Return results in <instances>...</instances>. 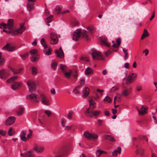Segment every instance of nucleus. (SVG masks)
Masks as SVG:
<instances>
[{
	"label": "nucleus",
	"instance_id": "72a5a7b5",
	"mask_svg": "<svg viewBox=\"0 0 157 157\" xmlns=\"http://www.w3.org/2000/svg\"><path fill=\"white\" fill-rule=\"evenodd\" d=\"M53 17V15H51L46 19V21L47 22V23L48 25V26L49 25V23L52 21V18Z\"/></svg>",
	"mask_w": 157,
	"mask_h": 157
},
{
	"label": "nucleus",
	"instance_id": "052dcab7",
	"mask_svg": "<svg viewBox=\"0 0 157 157\" xmlns=\"http://www.w3.org/2000/svg\"><path fill=\"white\" fill-rule=\"evenodd\" d=\"M87 30L90 33H92L93 32L94 29L90 27H88L87 28Z\"/></svg>",
	"mask_w": 157,
	"mask_h": 157
},
{
	"label": "nucleus",
	"instance_id": "39448f33",
	"mask_svg": "<svg viewBox=\"0 0 157 157\" xmlns=\"http://www.w3.org/2000/svg\"><path fill=\"white\" fill-rule=\"evenodd\" d=\"M37 94L33 93L27 96V98L30 100L34 103H37L39 102L40 99Z\"/></svg>",
	"mask_w": 157,
	"mask_h": 157
},
{
	"label": "nucleus",
	"instance_id": "c85d7f7f",
	"mask_svg": "<svg viewBox=\"0 0 157 157\" xmlns=\"http://www.w3.org/2000/svg\"><path fill=\"white\" fill-rule=\"evenodd\" d=\"M149 35L148 33L147 30L145 29L144 30V32L142 34L141 37V40H143L144 38L148 36Z\"/></svg>",
	"mask_w": 157,
	"mask_h": 157
},
{
	"label": "nucleus",
	"instance_id": "ea45409f",
	"mask_svg": "<svg viewBox=\"0 0 157 157\" xmlns=\"http://www.w3.org/2000/svg\"><path fill=\"white\" fill-rule=\"evenodd\" d=\"M24 113V109L23 108H20L17 113L18 115H21Z\"/></svg>",
	"mask_w": 157,
	"mask_h": 157
},
{
	"label": "nucleus",
	"instance_id": "7c9ffc66",
	"mask_svg": "<svg viewBox=\"0 0 157 157\" xmlns=\"http://www.w3.org/2000/svg\"><path fill=\"white\" fill-rule=\"evenodd\" d=\"M40 42L41 44L44 46L45 49H46L48 48L47 45L46 44V42L44 39L42 38L40 40Z\"/></svg>",
	"mask_w": 157,
	"mask_h": 157
},
{
	"label": "nucleus",
	"instance_id": "393cba45",
	"mask_svg": "<svg viewBox=\"0 0 157 157\" xmlns=\"http://www.w3.org/2000/svg\"><path fill=\"white\" fill-rule=\"evenodd\" d=\"M93 71L92 69L90 67H88L85 71V74L86 75H89L92 74Z\"/></svg>",
	"mask_w": 157,
	"mask_h": 157
},
{
	"label": "nucleus",
	"instance_id": "e2e57ef3",
	"mask_svg": "<svg viewBox=\"0 0 157 157\" xmlns=\"http://www.w3.org/2000/svg\"><path fill=\"white\" fill-rule=\"evenodd\" d=\"M72 127V126H66L65 129L67 130H71Z\"/></svg>",
	"mask_w": 157,
	"mask_h": 157
},
{
	"label": "nucleus",
	"instance_id": "774afa93",
	"mask_svg": "<svg viewBox=\"0 0 157 157\" xmlns=\"http://www.w3.org/2000/svg\"><path fill=\"white\" fill-rule=\"evenodd\" d=\"M110 53V51L109 50H108L106 52H105V55L106 56H108Z\"/></svg>",
	"mask_w": 157,
	"mask_h": 157
},
{
	"label": "nucleus",
	"instance_id": "0eeeda50",
	"mask_svg": "<svg viewBox=\"0 0 157 157\" xmlns=\"http://www.w3.org/2000/svg\"><path fill=\"white\" fill-rule=\"evenodd\" d=\"M92 56L94 60H101L104 59L101 53L96 50L93 51Z\"/></svg>",
	"mask_w": 157,
	"mask_h": 157
},
{
	"label": "nucleus",
	"instance_id": "9b49d317",
	"mask_svg": "<svg viewBox=\"0 0 157 157\" xmlns=\"http://www.w3.org/2000/svg\"><path fill=\"white\" fill-rule=\"evenodd\" d=\"M27 83L29 87V91L30 92H33L35 90L36 86L34 82L29 80L28 81Z\"/></svg>",
	"mask_w": 157,
	"mask_h": 157
},
{
	"label": "nucleus",
	"instance_id": "9d476101",
	"mask_svg": "<svg viewBox=\"0 0 157 157\" xmlns=\"http://www.w3.org/2000/svg\"><path fill=\"white\" fill-rule=\"evenodd\" d=\"M39 98H40L42 104L46 105L50 104V102L47 96L42 94H39Z\"/></svg>",
	"mask_w": 157,
	"mask_h": 157
},
{
	"label": "nucleus",
	"instance_id": "58836bf2",
	"mask_svg": "<svg viewBox=\"0 0 157 157\" xmlns=\"http://www.w3.org/2000/svg\"><path fill=\"white\" fill-rule=\"evenodd\" d=\"M73 76L74 78H76L78 76V71L76 69H73Z\"/></svg>",
	"mask_w": 157,
	"mask_h": 157
},
{
	"label": "nucleus",
	"instance_id": "f257e3e1",
	"mask_svg": "<svg viewBox=\"0 0 157 157\" xmlns=\"http://www.w3.org/2000/svg\"><path fill=\"white\" fill-rule=\"evenodd\" d=\"M82 36V38H88V35L86 30H84L82 32L80 29H78L76 30L73 34L72 36V39L75 41L77 40L80 37V36Z\"/></svg>",
	"mask_w": 157,
	"mask_h": 157
},
{
	"label": "nucleus",
	"instance_id": "1a4fd4ad",
	"mask_svg": "<svg viewBox=\"0 0 157 157\" xmlns=\"http://www.w3.org/2000/svg\"><path fill=\"white\" fill-rule=\"evenodd\" d=\"M51 39L50 44H55L58 41L57 35L55 33H52L50 34Z\"/></svg>",
	"mask_w": 157,
	"mask_h": 157
},
{
	"label": "nucleus",
	"instance_id": "b1692460",
	"mask_svg": "<svg viewBox=\"0 0 157 157\" xmlns=\"http://www.w3.org/2000/svg\"><path fill=\"white\" fill-rule=\"evenodd\" d=\"M13 20L12 19H9L8 21L7 27L8 29H10L13 27Z\"/></svg>",
	"mask_w": 157,
	"mask_h": 157
},
{
	"label": "nucleus",
	"instance_id": "aec40b11",
	"mask_svg": "<svg viewBox=\"0 0 157 157\" xmlns=\"http://www.w3.org/2000/svg\"><path fill=\"white\" fill-rule=\"evenodd\" d=\"M90 103V107L89 108H90V110H93L95 109L96 107L95 106L96 103L92 99H91L88 101Z\"/></svg>",
	"mask_w": 157,
	"mask_h": 157
},
{
	"label": "nucleus",
	"instance_id": "f8f14e48",
	"mask_svg": "<svg viewBox=\"0 0 157 157\" xmlns=\"http://www.w3.org/2000/svg\"><path fill=\"white\" fill-rule=\"evenodd\" d=\"M15 118L13 116L9 117L5 122V124L6 125H10L12 124L15 122Z\"/></svg>",
	"mask_w": 157,
	"mask_h": 157
},
{
	"label": "nucleus",
	"instance_id": "4468645a",
	"mask_svg": "<svg viewBox=\"0 0 157 157\" xmlns=\"http://www.w3.org/2000/svg\"><path fill=\"white\" fill-rule=\"evenodd\" d=\"M2 49L9 51L12 52L15 50V48L11 46L10 44L7 43L3 48Z\"/></svg>",
	"mask_w": 157,
	"mask_h": 157
},
{
	"label": "nucleus",
	"instance_id": "3c124183",
	"mask_svg": "<svg viewBox=\"0 0 157 157\" xmlns=\"http://www.w3.org/2000/svg\"><path fill=\"white\" fill-rule=\"evenodd\" d=\"M6 133V131L4 130H0V135L2 136H5Z\"/></svg>",
	"mask_w": 157,
	"mask_h": 157
},
{
	"label": "nucleus",
	"instance_id": "6e6d98bb",
	"mask_svg": "<svg viewBox=\"0 0 157 157\" xmlns=\"http://www.w3.org/2000/svg\"><path fill=\"white\" fill-rule=\"evenodd\" d=\"M121 39L120 38H118L117 40V47H119V45L121 44Z\"/></svg>",
	"mask_w": 157,
	"mask_h": 157
},
{
	"label": "nucleus",
	"instance_id": "bf43d9fd",
	"mask_svg": "<svg viewBox=\"0 0 157 157\" xmlns=\"http://www.w3.org/2000/svg\"><path fill=\"white\" fill-rule=\"evenodd\" d=\"M20 137L21 140L23 141H26L28 139L25 136H22Z\"/></svg>",
	"mask_w": 157,
	"mask_h": 157
},
{
	"label": "nucleus",
	"instance_id": "cd10ccee",
	"mask_svg": "<svg viewBox=\"0 0 157 157\" xmlns=\"http://www.w3.org/2000/svg\"><path fill=\"white\" fill-rule=\"evenodd\" d=\"M34 5L33 3L31 2H28L27 6V8L28 10L30 11L32 10L33 8V6Z\"/></svg>",
	"mask_w": 157,
	"mask_h": 157
},
{
	"label": "nucleus",
	"instance_id": "f3484780",
	"mask_svg": "<svg viewBox=\"0 0 157 157\" xmlns=\"http://www.w3.org/2000/svg\"><path fill=\"white\" fill-rule=\"evenodd\" d=\"M9 75V74L6 73L4 70L2 69L0 70V78L5 79Z\"/></svg>",
	"mask_w": 157,
	"mask_h": 157
},
{
	"label": "nucleus",
	"instance_id": "8fccbe9b",
	"mask_svg": "<svg viewBox=\"0 0 157 157\" xmlns=\"http://www.w3.org/2000/svg\"><path fill=\"white\" fill-rule=\"evenodd\" d=\"M56 10L58 11L57 13L58 14L59 13L61 10L60 6H57L56 8Z\"/></svg>",
	"mask_w": 157,
	"mask_h": 157
},
{
	"label": "nucleus",
	"instance_id": "e433bc0d",
	"mask_svg": "<svg viewBox=\"0 0 157 157\" xmlns=\"http://www.w3.org/2000/svg\"><path fill=\"white\" fill-rule=\"evenodd\" d=\"M123 51L125 54V56L124 58L125 59H126L128 58V53L127 52V50L125 49L124 48H122Z\"/></svg>",
	"mask_w": 157,
	"mask_h": 157
},
{
	"label": "nucleus",
	"instance_id": "4be33fe9",
	"mask_svg": "<svg viewBox=\"0 0 157 157\" xmlns=\"http://www.w3.org/2000/svg\"><path fill=\"white\" fill-rule=\"evenodd\" d=\"M101 44L102 45H105L106 47H109V44L108 42L107 39L106 38H103L101 40Z\"/></svg>",
	"mask_w": 157,
	"mask_h": 157
},
{
	"label": "nucleus",
	"instance_id": "6e6552de",
	"mask_svg": "<svg viewBox=\"0 0 157 157\" xmlns=\"http://www.w3.org/2000/svg\"><path fill=\"white\" fill-rule=\"evenodd\" d=\"M136 78V75L134 73H132L129 74L126 81L127 85H129L133 82Z\"/></svg>",
	"mask_w": 157,
	"mask_h": 157
},
{
	"label": "nucleus",
	"instance_id": "bb28decb",
	"mask_svg": "<svg viewBox=\"0 0 157 157\" xmlns=\"http://www.w3.org/2000/svg\"><path fill=\"white\" fill-rule=\"evenodd\" d=\"M81 85L76 86L73 90V92L75 94H77L79 93V90L81 87Z\"/></svg>",
	"mask_w": 157,
	"mask_h": 157
},
{
	"label": "nucleus",
	"instance_id": "4d7b16f0",
	"mask_svg": "<svg viewBox=\"0 0 157 157\" xmlns=\"http://www.w3.org/2000/svg\"><path fill=\"white\" fill-rule=\"evenodd\" d=\"M149 51L147 49H145L143 51V53H145V56H147L148 54Z\"/></svg>",
	"mask_w": 157,
	"mask_h": 157
},
{
	"label": "nucleus",
	"instance_id": "f03ea898",
	"mask_svg": "<svg viewBox=\"0 0 157 157\" xmlns=\"http://www.w3.org/2000/svg\"><path fill=\"white\" fill-rule=\"evenodd\" d=\"M17 78L18 76L15 75L7 80V82L8 83H10L12 82H14L13 84H12L11 86L12 89L13 90H15L19 88L21 85V83L19 82H14V80L17 79Z\"/></svg>",
	"mask_w": 157,
	"mask_h": 157
},
{
	"label": "nucleus",
	"instance_id": "412c9836",
	"mask_svg": "<svg viewBox=\"0 0 157 157\" xmlns=\"http://www.w3.org/2000/svg\"><path fill=\"white\" fill-rule=\"evenodd\" d=\"M67 71H66L63 73L65 77L67 79H69L71 76V74L72 73V71L71 69H69Z\"/></svg>",
	"mask_w": 157,
	"mask_h": 157
},
{
	"label": "nucleus",
	"instance_id": "a211bd4d",
	"mask_svg": "<svg viewBox=\"0 0 157 157\" xmlns=\"http://www.w3.org/2000/svg\"><path fill=\"white\" fill-rule=\"evenodd\" d=\"M90 89L87 87H85L83 89L82 96L83 97H86L89 94Z\"/></svg>",
	"mask_w": 157,
	"mask_h": 157
},
{
	"label": "nucleus",
	"instance_id": "473e14b6",
	"mask_svg": "<svg viewBox=\"0 0 157 157\" xmlns=\"http://www.w3.org/2000/svg\"><path fill=\"white\" fill-rule=\"evenodd\" d=\"M31 151H29L24 155V157H33V155L32 154Z\"/></svg>",
	"mask_w": 157,
	"mask_h": 157
},
{
	"label": "nucleus",
	"instance_id": "a18cd8bd",
	"mask_svg": "<svg viewBox=\"0 0 157 157\" xmlns=\"http://www.w3.org/2000/svg\"><path fill=\"white\" fill-rule=\"evenodd\" d=\"M45 114L48 117H50L52 115L51 112L49 110H46L44 111Z\"/></svg>",
	"mask_w": 157,
	"mask_h": 157
},
{
	"label": "nucleus",
	"instance_id": "4c0bfd02",
	"mask_svg": "<svg viewBox=\"0 0 157 157\" xmlns=\"http://www.w3.org/2000/svg\"><path fill=\"white\" fill-rule=\"evenodd\" d=\"M29 55V52H27L24 54H21L20 55V56L23 59H25Z\"/></svg>",
	"mask_w": 157,
	"mask_h": 157
},
{
	"label": "nucleus",
	"instance_id": "ddd939ff",
	"mask_svg": "<svg viewBox=\"0 0 157 157\" xmlns=\"http://www.w3.org/2000/svg\"><path fill=\"white\" fill-rule=\"evenodd\" d=\"M148 109V108L146 106L143 105L140 109V110L137 109V110L139 114L140 115H143L145 113H147V111Z\"/></svg>",
	"mask_w": 157,
	"mask_h": 157
},
{
	"label": "nucleus",
	"instance_id": "864d4df0",
	"mask_svg": "<svg viewBox=\"0 0 157 157\" xmlns=\"http://www.w3.org/2000/svg\"><path fill=\"white\" fill-rule=\"evenodd\" d=\"M1 26H2L4 27V29L6 28L7 27V25L5 23H2L0 24V28H1Z\"/></svg>",
	"mask_w": 157,
	"mask_h": 157
},
{
	"label": "nucleus",
	"instance_id": "680f3d73",
	"mask_svg": "<svg viewBox=\"0 0 157 157\" xmlns=\"http://www.w3.org/2000/svg\"><path fill=\"white\" fill-rule=\"evenodd\" d=\"M51 93L53 95H54L56 94V91L54 88H52L51 90Z\"/></svg>",
	"mask_w": 157,
	"mask_h": 157
},
{
	"label": "nucleus",
	"instance_id": "0e129e2a",
	"mask_svg": "<svg viewBox=\"0 0 157 157\" xmlns=\"http://www.w3.org/2000/svg\"><path fill=\"white\" fill-rule=\"evenodd\" d=\"M31 60L33 62H35L36 61V59L35 57H32L30 58Z\"/></svg>",
	"mask_w": 157,
	"mask_h": 157
},
{
	"label": "nucleus",
	"instance_id": "423d86ee",
	"mask_svg": "<svg viewBox=\"0 0 157 157\" xmlns=\"http://www.w3.org/2000/svg\"><path fill=\"white\" fill-rule=\"evenodd\" d=\"M84 136L87 139L95 140L98 138V136L94 133H90L89 132L86 131L84 133Z\"/></svg>",
	"mask_w": 157,
	"mask_h": 157
},
{
	"label": "nucleus",
	"instance_id": "6ab92c4d",
	"mask_svg": "<svg viewBox=\"0 0 157 157\" xmlns=\"http://www.w3.org/2000/svg\"><path fill=\"white\" fill-rule=\"evenodd\" d=\"M33 149L37 152L41 153L44 151V148L43 147L36 145L34 147Z\"/></svg>",
	"mask_w": 157,
	"mask_h": 157
},
{
	"label": "nucleus",
	"instance_id": "49530a36",
	"mask_svg": "<svg viewBox=\"0 0 157 157\" xmlns=\"http://www.w3.org/2000/svg\"><path fill=\"white\" fill-rule=\"evenodd\" d=\"M32 72L33 75L36 74L37 73V68L35 67H33L32 69Z\"/></svg>",
	"mask_w": 157,
	"mask_h": 157
},
{
	"label": "nucleus",
	"instance_id": "69168bd1",
	"mask_svg": "<svg viewBox=\"0 0 157 157\" xmlns=\"http://www.w3.org/2000/svg\"><path fill=\"white\" fill-rule=\"evenodd\" d=\"M136 89L137 90L138 92H140L142 90V87L141 86H138L137 87Z\"/></svg>",
	"mask_w": 157,
	"mask_h": 157
},
{
	"label": "nucleus",
	"instance_id": "37998d69",
	"mask_svg": "<svg viewBox=\"0 0 157 157\" xmlns=\"http://www.w3.org/2000/svg\"><path fill=\"white\" fill-rule=\"evenodd\" d=\"M37 50L36 49H32L30 51V54L31 55H34L37 53Z\"/></svg>",
	"mask_w": 157,
	"mask_h": 157
},
{
	"label": "nucleus",
	"instance_id": "2eb2a0df",
	"mask_svg": "<svg viewBox=\"0 0 157 157\" xmlns=\"http://www.w3.org/2000/svg\"><path fill=\"white\" fill-rule=\"evenodd\" d=\"M60 51L58 49H56L55 50V52L58 57L60 58H63L64 57V53L61 47L59 48Z\"/></svg>",
	"mask_w": 157,
	"mask_h": 157
},
{
	"label": "nucleus",
	"instance_id": "c03bdc74",
	"mask_svg": "<svg viewBox=\"0 0 157 157\" xmlns=\"http://www.w3.org/2000/svg\"><path fill=\"white\" fill-rule=\"evenodd\" d=\"M73 114L74 112H73L70 111L69 112L68 115V118L69 119H71Z\"/></svg>",
	"mask_w": 157,
	"mask_h": 157
},
{
	"label": "nucleus",
	"instance_id": "20e7f679",
	"mask_svg": "<svg viewBox=\"0 0 157 157\" xmlns=\"http://www.w3.org/2000/svg\"><path fill=\"white\" fill-rule=\"evenodd\" d=\"M25 29L24 28L23 25H20L19 28L17 30L8 31L4 29L3 31L4 32L8 34H10L11 33H12L13 35H16L18 34H21L24 31Z\"/></svg>",
	"mask_w": 157,
	"mask_h": 157
},
{
	"label": "nucleus",
	"instance_id": "c756f323",
	"mask_svg": "<svg viewBox=\"0 0 157 157\" xmlns=\"http://www.w3.org/2000/svg\"><path fill=\"white\" fill-rule=\"evenodd\" d=\"M43 51L45 55L48 56L51 54L52 49L50 48H49L47 50L44 49L43 50Z\"/></svg>",
	"mask_w": 157,
	"mask_h": 157
},
{
	"label": "nucleus",
	"instance_id": "7ed1b4c3",
	"mask_svg": "<svg viewBox=\"0 0 157 157\" xmlns=\"http://www.w3.org/2000/svg\"><path fill=\"white\" fill-rule=\"evenodd\" d=\"M101 113V111L99 110H90V108L87 109L85 112V114L86 116L88 117H90L92 116L94 117L98 116Z\"/></svg>",
	"mask_w": 157,
	"mask_h": 157
},
{
	"label": "nucleus",
	"instance_id": "338daca9",
	"mask_svg": "<svg viewBox=\"0 0 157 157\" xmlns=\"http://www.w3.org/2000/svg\"><path fill=\"white\" fill-rule=\"evenodd\" d=\"M129 64L128 63H125L124 65V67L127 68V69H129Z\"/></svg>",
	"mask_w": 157,
	"mask_h": 157
},
{
	"label": "nucleus",
	"instance_id": "dca6fc26",
	"mask_svg": "<svg viewBox=\"0 0 157 157\" xmlns=\"http://www.w3.org/2000/svg\"><path fill=\"white\" fill-rule=\"evenodd\" d=\"M132 88L130 87L128 89H126L124 90L121 93V95L126 96L128 95L132 91Z\"/></svg>",
	"mask_w": 157,
	"mask_h": 157
},
{
	"label": "nucleus",
	"instance_id": "13d9d810",
	"mask_svg": "<svg viewBox=\"0 0 157 157\" xmlns=\"http://www.w3.org/2000/svg\"><path fill=\"white\" fill-rule=\"evenodd\" d=\"M66 123V121L64 119H63L61 121V125L62 127H64L65 126V124Z\"/></svg>",
	"mask_w": 157,
	"mask_h": 157
},
{
	"label": "nucleus",
	"instance_id": "c9c22d12",
	"mask_svg": "<svg viewBox=\"0 0 157 157\" xmlns=\"http://www.w3.org/2000/svg\"><path fill=\"white\" fill-rule=\"evenodd\" d=\"M112 101V99L108 96H106L104 99V101L106 102L107 103H110Z\"/></svg>",
	"mask_w": 157,
	"mask_h": 157
},
{
	"label": "nucleus",
	"instance_id": "f704fd0d",
	"mask_svg": "<svg viewBox=\"0 0 157 157\" xmlns=\"http://www.w3.org/2000/svg\"><path fill=\"white\" fill-rule=\"evenodd\" d=\"M2 53L0 52V65L3 64L5 62V59L3 58H2Z\"/></svg>",
	"mask_w": 157,
	"mask_h": 157
},
{
	"label": "nucleus",
	"instance_id": "a878e982",
	"mask_svg": "<svg viewBox=\"0 0 157 157\" xmlns=\"http://www.w3.org/2000/svg\"><path fill=\"white\" fill-rule=\"evenodd\" d=\"M60 68L63 73L66 71H67L69 70L67 66L62 64L60 65Z\"/></svg>",
	"mask_w": 157,
	"mask_h": 157
},
{
	"label": "nucleus",
	"instance_id": "2f4dec72",
	"mask_svg": "<svg viewBox=\"0 0 157 157\" xmlns=\"http://www.w3.org/2000/svg\"><path fill=\"white\" fill-rule=\"evenodd\" d=\"M104 138L106 139L109 140H110L112 141H115V140L113 137L112 136H111L107 135H105Z\"/></svg>",
	"mask_w": 157,
	"mask_h": 157
},
{
	"label": "nucleus",
	"instance_id": "de8ad7c7",
	"mask_svg": "<svg viewBox=\"0 0 157 157\" xmlns=\"http://www.w3.org/2000/svg\"><path fill=\"white\" fill-rule=\"evenodd\" d=\"M72 25L73 26H75L78 25V22L76 20H74L72 22Z\"/></svg>",
	"mask_w": 157,
	"mask_h": 157
},
{
	"label": "nucleus",
	"instance_id": "09e8293b",
	"mask_svg": "<svg viewBox=\"0 0 157 157\" xmlns=\"http://www.w3.org/2000/svg\"><path fill=\"white\" fill-rule=\"evenodd\" d=\"M118 88L116 86H114L112 87L110 90L111 92H114L117 90Z\"/></svg>",
	"mask_w": 157,
	"mask_h": 157
},
{
	"label": "nucleus",
	"instance_id": "79ce46f5",
	"mask_svg": "<svg viewBox=\"0 0 157 157\" xmlns=\"http://www.w3.org/2000/svg\"><path fill=\"white\" fill-rule=\"evenodd\" d=\"M57 63L56 62H53L51 65V67L52 69H55L56 67Z\"/></svg>",
	"mask_w": 157,
	"mask_h": 157
},
{
	"label": "nucleus",
	"instance_id": "603ef678",
	"mask_svg": "<svg viewBox=\"0 0 157 157\" xmlns=\"http://www.w3.org/2000/svg\"><path fill=\"white\" fill-rule=\"evenodd\" d=\"M97 121H98L97 123V124H98V125L99 126L101 125L102 124V123L103 121L101 119H98Z\"/></svg>",
	"mask_w": 157,
	"mask_h": 157
},
{
	"label": "nucleus",
	"instance_id": "a19ab883",
	"mask_svg": "<svg viewBox=\"0 0 157 157\" xmlns=\"http://www.w3.org/2000/svg\"><path fill=\"white\" fill-rule=\"evenodd\" d=\"M14 131L12 128H10L8 132V134L9 136H11L14 134Z\"/></svg>",
	"mask_w": 157,
	"mask_h": 157
},
{
	"label": "nucleus",
	"instance_id": "5fc2aeb1",
	"mask_svg": "<svg viewBox=\"0 0 157 157\" xmlns=\"http://www.w3.org/2000/svg\"><path fill=\"white\" fill-rule=\"evenodd\" d=\"M117 45L116 44H113V45H112V47L113 48H117L116 49H113V50L114 51V52H116L117 51V50H118V49H117V48L119 47H117Z\"/></svg>",
	"mask_w": 157,
	"mask_h": 157
},
{
	"label": "nucleus",
	"instance_id": "5701e85b",
	"mask_svg": "<svg viewBox=\"0 0 157 157\" xmlns=\"http://www.w3.org/2000/svg\"><path fill=\"white\" fill-rule=\"evenodd\" d=\"M117 150H115L112 153V155L115 157H116L117 155L118 152L119 154L121 153V148L120 147H118L117 148Z\"/></svg>",
	"mask_w": 157,
	"mask_h": 157
}]
</instances>
